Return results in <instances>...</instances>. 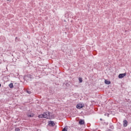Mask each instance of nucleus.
<instances>
[{"mask_svg":"<svg viewBox=\"0 0 131 131\" xmlns=\"http://www.w3.org/2000/svg\"><path fill=\"white\" fill-rule=\"evenodd\" d=\"M79 124H81V125L84 124V120H80L79 121Z\"/></svg>","mask_w":131,"mask_h":131,"instance_id":"423d86ee","label":"nucleus"},{"mask_svg":"<svg viewBox=\"0 0 131 131\" xmlns=\"http://www.w3.org/2000/svg\"><path fill=\"white\" fill-rule=\"evenodd\" d=\"M2 86V84H0V88Z\"/></svg>","mask_w":131,"mask_h":131,"instance_id":"2eb2a0df","label":"nucleus"},{"mask_svg":"<svg viewBox=\"0 0 131 131\" xmlns=\"http://www.w3.org/2000/svg\"><path fill=\"white\" fill-rule=\"evenodd\" d=\"M9 88H10V89H13V88H14V85H13V83H11L10 84H9Z\"/></svg>","mask_w":131,"mask_h":131,"instance_id":"0eeeda50","label":"nucleus"},{"mask_svg":"<svg viewBox=\"0 0 131 131\" xmlns=\"http://www.w3.org/2000/svg\"><path fill=\"white\" fill-rule=\"evenodd\" d=\"M49 125H50V126H54L55 123L54 122V121H50L49 122Z\"/></svg>","mask_w":131,"mask_h":131,"instance_id":"20e7f679","label":"nucleus"},{"mask_svg":"<svg viewBox=\"0 0 131 131\" xmlns=\"http://www.w3.org/2000/svg\"><path fill=\"white\" fill-rule=\"evenodd\" d=\"M28 117H33L34 116V114H31V115L27 114Z\"/></svg>","mask_w":131,"mask_h":131,"instance_id":"6e6552de","label":"nucleus"},{"mask_svg":"<svg viewBox=\"0 0 131 131\" xmlns=\"http://www.w3.org/2000/svg\"><path fill=\"white\" fill-rule=\"evenodd\" d=\"M62 131H67V129L66 128H64Z\"/></svg>","mask_w":131,"mask_h":131,"instance_id":"ddd939ff","label":"nucleus"},{"mask_svg":"<svg viewBox=\"0 0 131 131\" xmlns=\"http://www.w3.org/2000/svg\"><path fill=\"white\" fill-rule=\"evenodd\" d=\"M79 82H82V78H79Z\"/></svg>","mask_w":131,"mask_h":131,"instance_id":"9d476101","label":"nucleus"},{"mask_svg":"<svg viewBox=\"0 0 131 131\" xmlns=\"http://www.w3.org/2000/svg\"><path fill=\"white\" fill-rule=\"evenodd\" d=\"M15 130H16V131H20V129H19V128H16L15 129Z\"/></svg>","mask_w":131,"mask_h":131,"instance_id":"f8f14e48","label":"nucleus"},{"mask_svg":"<svg viewBox=\"0 0 131 131\" xmlns=\"http://www.w3.org/2000/svg\"><path fill=\"white\" fill-rule=\"evenodd\" d=\"M123 126L126 127L127 126V121L126 120H124L123 121Z\"/></svg>","mask_w":131,"mask_h":131,"instance_id":"39448f33","label":"nucleus"},{"mask_svg":"<svg viewBox=\"0 0 131 131\" xmlns=\"http://www.w3.org/2000/svg\"><path fill=\"white\" fill-rule=\"evenodd\" d=\"M39 118H47L49 119L50 118V112H47L43 114H41L38 116Z\"/></svg>","mask_w":131,"mask_h":131,"instance_id":"f257e3e1","label":"nucleus"},{"mask_svg":"<svg viewBox=\"0 0 131 131\" xmlns=\"http://www.w3.org/2000/svg\"><path fill=\"white\" fill-rule=\"evenodd\" d=\"M19 39H20L18 38V37H16L15 38V41H19Z\"/></svg>","mask_w":131,"mask_h":131,"instance_id":"9b49d317","label":"nucleus"},{"mask_svg":"<svg viewBox=\"0 0 131 131\" xmlns=\"http://www.w3.org/2000/svg\"><path fill=\"white\" fill-rule=\"evenodd\" d=\"M105 83H106V84H110V83H111V82L107 80H105Z\"/></svg>","mask_w":131,"mask_h":131,"instance_id":"1a4fd4ad","label":"nucleus"},{"mask_svg":"<svg viewBox=\"0 0 131 131\" xmlns=\"http://www.w3.org/2000/svg\"><path fill=\"white\" fill-rule=\"evenodd\" d=\"M83 107H84V105H83L81 103H79L77 105V109H81V108H83Z\"/></svg>","mask_w":131,"mask_h":131,"instance_id":"f03ea898","label":"nucleus"},{"mask_svg":"<svg viewBox=\"0 0 131 131\" xmlns=\"http://www.w3.org/2000/svg\"><path fill=\"white\" fill-rule=\"evenodd\" d=\"M27 93H28V94H30L31 92L28 91Z\"/></svg>","mask_w":131,"mask_h":131,"instance_id":"4468645a","label":"nucleus"},{"mask_svg":"<svg viewBox=\"0 0 131 131\" xmlns=\"http://www.w3.org/2000/svg\"><path fill=\"white\" fill-rule=\"evenodd\" d=\"M125 75H126V73L120 74L119 75V78H123Z\"/></svg>","mask_w":131,"mask_h":131,"instance_id":"7ed1b4c3","label":"nucleus"},{"mask_svg":"<svg viewBox=\"0 0 131 131\" xmlns=\"http://www.w3.org/2000/svg\"><path fill=\"white\" fill-rule=\"evenodd\" d=\"M7 1H12V0H7Z\"/></svg>","mask_w":131,"mask_h":131,"instance_id":"dca6fc26","label":"nucleus"}]
</instances>
